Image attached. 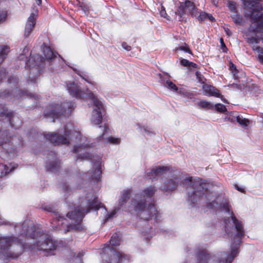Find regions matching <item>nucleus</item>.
<instances>
[{
    "label": "nucleus",
    "instance_id": "5701e85b",
    "mask_svg": "<svg viewBox=\"0 0 263 263\" xmlns=\"http://www.w3.org/2000/svg\"><path fill=\"white\" fill-rule=\"evenodd\" d=\"M129 260V255L116 251V263H128Z\"/></svg>",
    "mask_w": 263,
    "mask_h": 263
},
{
    "label": "nucleus",
    "instance_id": "de8ad7c7",
    "mask_svg": "<svg viewBox=\"0 0 263 263\" xmlns=\"http://www.w3.org/2000/svg\"><path fill=\"white\" fill-rule=\"evenodd\" d=\"M115 214V210H113L110 214H108L105 219V221H107L109 218L112 217Z\"/></svg>",
    "mask_w": 263,
    "mask_h": 263
},
{
    "label": "nucleus",
    "instance_id": "ea45409f",
    "mask_svg": "<svg viewBox=\"0 0 263 263\" xmlns=\"http://www.w3.org/2000/svg\"><path fill=\"white\" fill-rule=\"evenodd\" d=\"M181 94L183 95L184 96L189 99H193L194 98V95L190 92H187L182 89V93Z\"/></svg>",
    "mask_w": 263,
    "mask_h": 263
},
{
    "label": "nucleus",
    "instance_id": "a878e982",
    "mask_svg": "<svg viewBox=\"0 0 263 263\" xmlns=\"http://www.w3.org/2000/svg\"><path fill=\"white\" fill-rule=\"evenodd\" d=\"M14 169V167L13 166H12L11 168H10L7 165L0 163V177L5 176Z\"/></svg>",
    "mask_w": 263,
    "mask_h": 263
},
{
    "label": "nucleus",
    "instance_id": "412c9836",
    "mask_svg": "<svg viewBox=\"0 0 263 263\" xmlns=\"http://www.w3.org/2000/svg\"><path fill=\"white\" fill-rule=\"evenodd\" d=\"M95 166V170L94 171L93 174L91 175V180L94 182H98L101 180L102 176V169L100 161H99L98 163L96 164V165L94 164L93 166Z\"/></svg>",
    "mask_w": 263,
    "mask_h": 263
},
{
    "label": "nucleus",
    "instance_id": "864d4df0",
    "mask_svg": "<svg viewBox=\"0 0 263 263\" xmlns=\"http://www.w3.org/2000/svg\"><path fill=\"white\" fill-rule=\"evenodd\" d=\"M227 224V226H226V232L229 234V235H230V233H231V231L229 230V224Z\"/></svg>",
    "mask_w": 263,
    "mask_h": 263
},
{
    "label": "nucleus",
    "instance_id": "052dcab7",
    "mask_svg": "<svg viewBox=\"0 0 263 263\" xmlns=\"http://www.w3.org/2000/svg\"><path fill=\"white\" fill-rule=\"evenodd\" d=\"M83 79H84L86 81L88 82L87 78H88V76L84 75V76H80Z\"/></svg>",
    "mask_w": 263,
    "mask_h": 263
},
{
    "label": "nucleus",
    "instance_id": "09e8293b",
    "mask_svg": "<svg viewBox=\"0 0 263 263\" xmlns=\"http://www.w3.org/2000/svg\"><path fill=\"white\" fill-rule=\"evenodd\" d=\"M230 69L233 73V74L235 75V73H234V71L233 70L236 71V66L232 63H231L230 64Z\"/></svg>",
    "mask_w": 263,
    "mask_h": 263
},
{
    "label": "nucleus",
    "instance_id": "37998d69",
    "mask_svg": "<svg viewBox=\"0 0 263 263\" xmlns=\"http://www.w3.org/2000/svg\"><path fill=\"white\" fill-rule=\"evenodd\" d=\"M42 209L44 211H47L48 212H53V208L50 205H47L43 206L42 205Z\"/></svg>",
    "mask_w": 263,
    "mask_h": 263
},
{
    "label": "nucleus",
    "instance_id": "3c124183",
    "mask_svg": "<svg viewBox=\"0 0 263 263\" xmlns=\"http://www.w3.org/2000/svg\"><path fill=\"white\" fill-rule=\"evenodd\" d=\"M63 192H65V193H68L69 192V189L67 186L66 185L63 186Z\"/></svg>",
    "mask_w": 263,
    "mask_h": 263
},
{
    "label": "nucleus",
    "instance_id": "aec40b11",
    "mask_svg": "<svg viewBox=\"0 0 263 263\" xmlns=\"http://www.w3.org/2000/svg\"><path fill=\"white\" fill-rule=\"evenodd\" d=\"M66 219L63 217L59 216L53 218L50 221V226L53 230H59L61 229L62 225L63 224V221Z\"/></svg>",
    "mask_w": 263,
    "mask_h": 263
},
{
    "label": "nucleus",
    "instance_id": "6e6d98bb",
    "mask_svg": "<svg viewBox=\"0 0 263 263\" xmlns=\"http://www.w3.org/2000/svg\"><path fill=\"white\" fill-rule=\"evenodd\" d=\"M108 141L112 143H115V138L110 137Z\"/></svg>",
    "mask_w": 263,
    "mask_h": 263
},
{
    "label": "nucleus",
    "instance_id": "bf43d9fd",
    "mask_svg": "<svg viewBox=\"0 0 263 263\" xmlns=\"http://www.w3.org/2000/svg\"><path fill=\"white\" fill-rule=\"evenodd\" d=\"M196 76H197V78L199 79V81L200 82L203 83V82H202V80H201V79H200V77H199V75H200V74H199V73L198 72H196Z\"/></svg>",
    "mask_w": 263,
    "mask_h": 263
},
{
    "label": "nucleus",
    "instance_id": "7ed1b4c3",
    "mask_svg": "<svg viewBox=\"0 0 263 263\" xmlns=\"http://www.w3.org/2000/svg\"><path fill=\"white\" fill-rule=\"evenodd\" d=\"M41 49L44 55L42 57L39 54H30L29 59L26 63L27 69L29 70L28 81L35 82L39 75L43 72L45 68L46 62L53 65L57 61L64 60L57 52H53L51 48L45 43L41 46Z\"/></svg>",
    "mask_w": 263,
    "mask_h": 263
},
{
    "label": "nucleus",
    "instance_id": "39448f33",
    "mask_svg": "<svg viewBox=\"0 0 263 263\" xmlns=\"http://www.w3.org/2000/svg\"><path fill=\"white\" fill-rule=\"evenodd\" d=\"M101 202H98L95 199L89 202L86 209H83L80 206L74 208L73 211L69 212L66 214V216L72 222L67 226L65 232L84 231V226L82 221L86 213L90 212L91 210H98L101 208Z\"/></svg>",
    "mask_w": 263,
    "mask_h": 263
},
{
    "label": "nucleus",
    "instance_id": "8fccbe9b",
    "mask_svg": "<svg viewBox=\"0 0 263 263\" xmlns=\"http://www.w3.org/2000/svg\"><path fill=\"white\" fill-rule=\"evenodd\" d=\"M82 148V146H74L73 148L74 152L75 153H79L80 150V149Z\"/></svg>",
    "mask_w": 263,
    "mask_h": 263
},
{
    "label": "nucleus",
    "instance_id": "c756f323",
    "mask_svg": "<svg viewBox=\"0 0 263 263\" xmlns=\"http://www.w3.org/2000/svg\"><path fill=\"white\" fill-rule=\"evenodd\" d=\"M130 192L129 191H125L122 193L121 198L120 200L119 203L121 205H123L124 203H127V200L129 199V195Z\"/></svg>",
    "mask_w": 263,
    "mask_h": 263
},
{
    "label": "nucleus",
    "instance_id": "c03bdc74",
    "mask_svg": "<svg viewBox=\"0 0 263 263\" xmlns=\"http://www.w3.org/2000/svg\"><path fill=\"white\" fill-rule=\"evenodd\" d=\"M190 61L187 60L181 59L180 60V63L183 66L188 67L189 64H190Z\"/></svg>",
    "mask_w": 263,
    "mask_h": 263
},
{
    "label": "nucleus",
    "instance_id": "6e6552de",
    "mask_svg": "<svg viewBox=\"0 0 263 263\" xmlns=\"http://www.w3.org/2000/svg\"><path fill=\"white\" fill-rule=\"evenodd\" d=\"M74 109V103L72 102H65L60 104L53 103L48 105L44 111L45 118L53 119H59L62 116H69Z\"/></svg>",
    "mask_w": 263,
    "mask_h": 263
},
{
    "label": "nucleus",
    "instance_id": "b1692460",
    "mask_svg": "<svg viewBox=\"0 0 263 263\" xmlns=\"http://www.w3.org/2000/svg\"><path fill=\"white\" fill-rule=\"evenodd\" d=\"M9 47L7 45H0V64L2 63L6 58L8 53L9 52Z\"/></svg>",
    "mask_w": 263,
    "mask_h": 263
},
{
    "label": "nucleus",
    "instance_id": "79ce46f5",
    "mask_svg": "<svg viewBox=\"0 0 263 263\" xmlns=\"http://www.w3.org/2000/svg\"><path fill=\"white\" fill-rule=\"evenodd\" d=\"M207 16H209V14L205 12H202L198 17V19L200 21H202L205 19L207 18Z\"/></svg>",
    "mask_w": 263,
    "mask_h": 263
},
{
    "label": "nucleus",
    "instance_id": "69168bd1",
    "mask_svg": "<svg viewBox=\"0 0 263 263\" xmlns=\"http://www.w3.org/2000/svg\"><path fill=\"white\" fill-rule=\"evenodd\" d=\"M83 254H82V253H79V255H78V257H81V256H83Z\"/></svg>",
    "mask_w": 263,
    "mask_h": 263
},
{
    "label": "nucleus",
    "instance_id": "5fc2aeb1",
    "mask_svg": "<svg viewBox=\"0 0 263 263\" xmlns=\"http://www.w3.org/2000/svg\"><path fill=\"white\" fill-rule=\"evenodd\" d=\"M160 14L162 16L165 17V15L166 14L165 11L164 9L160 11Z\"/></svg>",
    "mask_w": 263,
    "mask_h": 263
},
{
    "label": "nucleus",
    "instance_id": "393cba45",
    "mask_svg": "<svg viewBox=\"0 0 263 263\" xmlns=\"http://www.w3.org/2000/svg\"><path fill=\"white\" fill-rule=\"evenodd\" d=\"M164 85L165 87L173 91H175L178 93H182V89H179L174 83H173L169 80L166 81Z\"/></svg>",
    "mask_w": 263,
    "mask_h": 263
},
{
    "label": "nucleus",
    "instance_id": "f257e3e1",
    "mask_svg": "<svg viewBox=\"0 0 263 263\" xmlns=\"http://www.w3.org/2000/svg\"><path fill=\"white\" fill-rule=\"evenodd\" d=\"M27 237L24 241L14 236L0 237V253L7 259H16L24 251L35 250L53 255L57 247L51 236L36 228L32 223L29 226L26 221L22 225Z\"/></svg>",
    "mask_w": 263,
    "mask_h": 263
},
{
    "label": "nucleus",
    "instance_id": "2eb2a0df",
    "mask_svg": "<svg viewBox=\"0 0 263 263\" xmlns=\"http://www.w3.org/2000/svg\"><path fill=\"white\" fill-rule=\"evenodd\" d=\"M67 89L71 96L78 99L82 98L84 95L80 86L74 82L67 84Z\"/></svg>",
    "mask_w": 263,
    "mask_h": 263
},
{
    "label": "nucleus",
    "instance_id": "4d7b16f0",
    "mask_svg": "<svg viewBox=\"0 0 263 263\" xmlns=\"http://www.w3.org/2000/svg\"><path fill=\"white\" fill-rule=\"evenodd\" d=\"M207 18H208L211 21H213L214 20V18L212 16V15L209 14V16H207Z\"/></svg>",
    "mask_w": 263,
    "mask_h": 263
},
{
    "label": "nucleus",
    "instance_id": "a211bd4d",
    "mask_svg": "<svg viewBox=\"0 0 263 263\" xmlns=\"http://www.w3.org/2000/svg\"><path fill=\"white\" fill-rule=\"evenodd\" d=\"M202 89L205 95L220 98L223 102L228 103L227 101L219 93L218 90L214 87L210 85L204 84Z\"/></svg>",
    "mask_w": 263,
    "mask_h": 263
},
{
    "label": "nucleus",
    "instance_id": "423d86ee",
    "mask_svg": "<svg viewBox=\"0 0 263 263\" xmlns=\"http://www.w3.org/2000/svg\"><path fill=\"white\" fill-rule=\"evenodd\" d=\"M184 183L191 186L193 191L189 192L188 202L192 207L198 204V199L207 198L210 194L208 193V185L203 182L199 178L193 179L192 177L184 180Z\"/></svg>",
    "mask_w": 263,
    "mask_h": 263
},
{
    "label": "nucleus",
    "instance_id": "72a5a7b5",
    "mask_svg": "<svg viewBox=\"0 0 263 263\" xmlns=\"http://www.w3.org/2000/svg\"><path fill=\"white\" fill-rule=\"evenodd\" d=\"M7 11L4 10H0V23L5 21L7 18Z\"/></svg>",
    "mask_w": 263,
    "mask_h": 263
},
{
    "label": "nucleus",
    "instance_id": "4468645a",
    "mask_svg": "<svg viewBox=\"0 0 263 263\" xmlns=\"http://www.w3.org/2000/svg\"><path fill=\"white\" fill-rule=\"evenodd\" d=\"M11 137H8V132L7 129H4L2 126L0 127V146L4 149V152H11Z\"/></svg>",
    "mask_w": 263,
    "mask_h": 263
},
{
    "label": "nucleus",
    "instance_id": "680f3d73",
    "mask_svg": "<svg viewBox=\"0 0 263 263\" xmlns=\"http://www.w3.org/2000/svg\"><path fill=\"white\" fill-rule=\"evenodd\" d=\"M36 4L37 5L40 6L42 4V0H36Z\"/></svg>",
    "mask_w": 263,
    "mask_h": 263
},
{
    "label": "nucleus",
    "instance_id": "13d9d810",
    "mask_svg": "<svg viewBox=\"0 0 263 263\" xmlns=\"http://www.w3.org/2000/svg\"><path fill=\"white\" fill-rule=\"evenodd\" d=\"M225 32L227 33V34L229 36H230L231 35V32L228 28L225 29Z\"/></svg>",
    "mask_w": 263,
    "mask_h": 263
},
{
    "label": "nucleus",
    "instance_id": "e2e57ef3",
    "mask_svg": "<svg viewBox=\"0 0 263 263\" xmlns=\"http://www.w3.org/2000/svg\"><path fill=\"white\" fill-rule=\"evenodd\" d=\"M144 130L145 132L147 134V135H151V134L152 133V132H151L150 131L146 129H145Z\"/></svg>",
    "mask_w": 263,
    "mask_h": 263
},
{
    "label": "nucleus",
    "instance_id": "2f4dec72",
    "mask_svg": "<svg viewBox=\"0 0 263 263\" xmlns=\"http://www.w3.org/2000/svg\"><path fill=\"white\" fill-rule=\"evenodd\" d=\"M227 5L231 12L236 13V3L235 2L228 0L227 2Z\"/></svg>",
    "mask_w": 263,
    "mask_h": 263
},
{
    "label": "nucleus",
    "instance_id": "0eeeda50",
    "mask_svg": "<svg viewBox=\"0 0 263 263\" xmlns=\"http://www.w3.org/2000/svg\"><path fill=\"white\" fill-rule=\"evenodd\" d=\"M8 82L11 85V90L6 89L0 92V98L2 99L10 98V99H18L30 98L34 100L38 99V96L29 92L28 90L18 88V79L14 76L10 77Z\"/></svg>",
    "mask_w": 263,
    "mask_h": 263
},
{
    "label": "nucleus",
    "instance_id": "58836bf2",
    "mask_svg": "<svg viewBox=\"0 0 263 263\" xmlns=\"http://www.w3.org/2000/svg\"><path fill=\"white\" fill-rule=\"evenodd\" d=\"M7 72L5 69H0V83L6 77Z\"/></svg>",
    "mask_w": 263,
    "mask_h": 263
},
{
    "label": "nucleus",
    "instance_id": "f3484780",
    "mask_svg": "<svg viewBox=\"0 0 263 263\" xmlns=\"http://www.w3.org/2000/svg\"><path fill=\"white\" fill-rule=\"evenodd\" d=\"M52 159L51 162L46 163V168L48 171H57L60 166V161L57 158L56 154L53 151H51L49 154Z\"/></svg>",
    "mask_w": 263,
    "mask_h": 263
},
{
    "label": "nucleus",
    "instance_id": "cd10ccee",
    "mask_svg": "<svg viewBox=\"0 0 263 263\" xmlns=\"http://www.w3.org/2000/svg\"><path fill=\"white\" fill-rule=\"evenodd\" d=\"M208 193H209L210 194V195L208 196L207 198L204 197L202 199H201V198L197 199L198 200V204L200 203H203L204 202H206L208 206H209V207H213V203H212L211 202H210L211 200H212V201H214V200H213V196L209 191H208Z\"/></svg>",
    "mask_w": 263,
    "mask_h": 263
},
{
    "label": "nucleus",
    "instance_id": "4c0bfd02",
    "mask_svg": "<svg viewBox=\"0 0 263 263\" xmlns=\"http://www.w3.org/2000/svg\"><path fill=\"white\" fill-rule=\"evenodd\" d=\"M91 156L89 155V153H85V154H83V155H80L79 156H78V157L77 158V160H79V159H82V160H84V159H86V160H91Z\"/></svg>",
    "mask_w": 263,
    "mask_h": 263
},
{
    "label": "nucleus",
    "instance_id": "c9c22d12",
    "mask_svg": "<svg viewBox=\"0 0 263 263\" xmlns=\"http://www.w3.org/2000/svg\"><path fill=\"white\" fill-rule=\"evenodd\" d=\"M216 109L219 112H224L226 111L227 109L224 105L221 104H217L215 105Z\"/></svg>",
    "mask_w": 263,
    "mask_h": 263
},
{
    "label": "nucleus",
    "instance_id": "f704fd0d",
    "mask_svg": "<svg viewBox=\"0 0 263 263\" xmlns=\"http://www.w3.org/2000/svg\"><path fill=\"white\" fill-rule=\"evenodd\" d=\"M232 17L235 23L239 24L242 23V18L241 16L234 13L232 15Z\"/></svg>",
    "mask_w": 263,
    "mask_h": 263
},
{
    "label": "nucleus",
    "instance_id": "bb28decb",
    "mask_svg": "<svg viewBox=\"0 0 263 263\" xmlns=\"http://www.w3.org/2000/svg\"><path fill=\"white\" fill-rule=\"evenodd\" d=\"M197 104L200 108L205 109H210L214 107V105L212 103L204 100L198 101Z\"/></svg>",
    "mask_w": 263,
    "mask_h": 263
},
{
    "label": "nucleus",
    "instance_id": "dca6fc26",
    "mask_svg": "<svg viewBox=\"0 0 263 263\" xmlns=\"http://www.w3.org/2000/svg\"><path fill=\"white\" fill-rule=\"evenodd\" d=\"M37 15L32 13L28 18L27 22L25 26L24 36L28 37L34 28Z\"/></svg>",
    "mask_w": 263,
    "mask_h": 263
},
{
    "label": "nucleus",
    "instance_id": "f8f14e48",
    "mask_svg": "<svg viewBox=\"0 0 263 263\" xmlns=\"http://www.w3.org/2000/svg\"><path fill=\"white\" fill-rule=\"evenodd\" d=\"M100 254L104 260L110 262V258L115 256V236L112 235L108 242L104 245Z\"/></svg>",
    "mask_w": 263,
    "mask_h": 263
},
{
    "label": "nucleus",
    "instance_id": "20e7f679",
    "mask_svg": "<svg viewBox=\"0 0 263 263\" xmlns=\"http://www.w3.org/2000/svg\"><path fill=\"white\" fill-rule=\"evenodd\" d=\"M156 192L155 186H150L145 189L140 194L135 195L134 198L128 204V211L130 212L135 211L136 212H142V214H144L145 213H148L147 216L143 217L144 219L147 220L151 215H155L157 213V210L153 203H149L146 210V202H147L146 199L151 200V197L153 196Z\"/></svg>",
    "mask_w": 263,
    "mask_h": 263
},
{
    "label": "nucleus",
    "instance_id": "f03ea898",
    "mask_svg": "<svg viewBox=\"0 0 263 263\" xmlns=\"http://www.w3.org/2000/svg\"><path fill=\"white\" fill-rule=\"evenodd\" d=\"M231 220L234 226L236 234L233 238L230 251L220 252L217 254V259H213L206 250H201L198 254L197 259L200 263H232L234 258L238 254V246L241 243V237L244 235V230L241 222L238 221L232 213Z\"/></svg>",
    "mask_w": 263,
    "mask_h": 263
},
{
    "label": "nucleus",
    "instance_id": "a18cd8bd",
    "mask_svg": "<svg viewBox=\"0 0 263 263\" xmlns=\"http://www.w3.org/2000/svg\"><path fill=\"white\" fill-rule=\"evenodd\" d=\"M122 47L126 51H130L132 49V47L128 45L127 43L125 42H123L122 44Z\"/></svg>",
    "mask_w": 263,
    "mask_h": 263
},
{
    "label": "nucleus",
    "instance_id": "9d476101",
    "mask_svg": "<svg viewBox=\"0 0 263 263\" xmlns=\"http://www.w3.org/2000/svg\"><path fill=\"white\" fill-rule=\"evenodd\" d=\"M72 133L71 130H65L64 135L53 133L46 134L45 137L54 145L65 144L68 145L69 143V138Z\"/></svg>",
    "mask_w": 263,
    "mask_h": 263
},
{
    "label": "nucleus",
    "instance_id": "338daca9",
    "mask_svg": "<svg viewBox=\"0 0 263 263\" xmlns=\"http://www.w3.org/2000/svg\"><path fill=\"white\" fill-rule=\"evenodd\" d=\"M116 144H117L118 143V139L117 138H116Z\"/></svg>",
    "mask_w": 263,
    "mask_h": 263
},
{
    "label": "nucleus",
    "instance_id": "ddd939ff",
    "mask_svg": "<svg viewBox=\"0 0 263 263\" xmlns=\"http://www.w3.org/2000/svg\"><path fill=\"white\" fill-rule=\"evenodd\" d=\"M93 105L95 108L92 115L91 122L95 125H99L102 121V115L104 110L103 104L98 99L95 98L93 100Z\"/></svg>",
    "mask_w": 263,
    "mask_h": 263
},
{
    "label": "nucleus",
    "instance_id": "a19ab883",
    "mask_svg": "<svg viewBox=\"0 0 263 263\" xmlns=\"http://www.w3.org/2000/svg\"><path fill=\"white\" fill-rule=\"evenodd\" d=\"M177 50H180L184 51L185 52L189 53H192L191 50L189 49V47L186 44L184 46H180L179 48L177 49Z\"/></svg>",
    "mask_w": 263,
    "mask_h": 263
},
{
    "label": "nucleus",
    "instance_id": "9b49d317",
    "mask_svg": "<svg viewBox=\"0 0 263 263\" xmlns=\"http://www.w3.org/2000/svg\"><path fill=\"white\" fill-rule=\"evenodd\" d=\"M190 13L193 16L197 15V9L194 4L190 1H186L185 2H179V6L175 12L176 15H178L180 17H183L185 14Z\"/></svg>",
    "mask_w": 263,
    "mask_h": 263
},
{
    "label": "nucleus",
    "instance_id": "774afa93",
    "mask_svg": "<svg viewBox=\"0 0 263 263\" xmlns=\"http://www.w3.org/2000/svg\"><path fill=\"white\" fill-rule=\"evenodd\" d=\"M227 211L228 212H229V213L230 212L229 210L228 209H227Z\"/></svg>",
    "mask_w": 263,
    "mask_h": 263
},
{
    "label": "nucleus",
    "instance_id": "e433bc0d",
    "mask_svg": "<svg viewBox=\"0 0 263 263\" xmlns=\"http://www.w3.org/2000/svg\"><path fill=\"white\" fill-rule=\"evenodd\" d=\"M99 127L102 128V130H103V133L101 136V138H104L105 134H108L109 131L108 126L106 124H105L104 126H100Z\"/></svg>",
    "mask_w": 263,
    "mask_h": 263
},
{
    "label": "nucleus",
    "instance_id": "49530a36",
    "mask_svg": "<svg viewBox=\"0 0 263 263\" xmlns=\"http://www.w3.org/2000/svg\"><path fill=\"white\" fill-rule=\"evenodd\" d=\"M220 44L221 46V49L223 52H227V48L224 43L223 40L222 39H220Z\"/></svg>",
    "mask_w": 263,
    "mask_h": 263
},
{
    "label": "nucleus",
    "instance_id": "603ef678",
    "mask_svg": "<svg viewBox=\"0 0 263 263\" xmlns=\"http://www.w3.org/2000/svg\"><path fill=\"white\" fill-rule=\"evenodd\" d=\"M196 64L193 62H190V64H189L188 67H193L195 68L196 67Z\"/></svg>",
    "mask_w": 263,
    "mask_h": 263
},
{
    "label": "nucleus",
    "instance_id": "6ab92c4d",
    "mask_svg": "<svg viewBox=\"0 0 263 263\" xmlns=\"http://www.w3.org/2000/svg\"><path fill=\"white\" fill-rule=\"evenodd\" d=\"M168 171L166 166H159L156 168H153L150 171L147 172V176L151 179H155L163 175L165 172Z\"/></svg>",
    "mask_w": 263,
    "mask_h": 263
},
{
    "label": "nucleus",
    "instance_id": "c85d7f7f",
    "mask_svg": "<svg viewBox=\"0 0 263 263\" xmlns=\"http://www.w3.org/2000/svg\"><path fill=\"white\" fill-rule=\"evenodd\" d=\"M252 49L258 52V58L259 61L263 64V48L253 45Z\"/></svg>",
    "mask_w": 263,
    "mask_h": 263
},
{
    "label": "nucleus",
    "instance_id": "1a4fd4ad",
    "mask_svg": "<svg viewBox=\"0 0 263 263\" xmlns=\"http://www.w3.org/2000/svg\"><path fill=\"white\" fill-rule=\"evenodd\" d=\"M0 117H6L11 127L15 129L19 128L21 125L20 118L15 115L13 111L9 110L5 104H0Z\"/></svg>",
    "mask_w": 263,
    "mask_h": 263
},
{
    "label": "nucleus",
    "instance_id": "473e14b6",
    "mask_svg": "<svg viewBox=\"0 0 263 263\" xmlns=\"http://www.w3.org/2000/svg\"><path fill=\"white\" fill-rule=\"evenodd\" d=\"M78 6L81 8V9L84 11L85 13H88L89 10V8L88 6L84 2H79Z\"/></svg>",
    "mask_w": 263,
    "mask_h": 263
},
{
    "label": "nucleus",
    "instance_id": "4be33fe9",
    "mask_svg": "<svg viewBox=\"0 0 263 263\" xmlns=\"http://www.w3.org/2000/svg\"><path fill=\"white\" fill-rule=\"evenodd\" d=\"M179 182L178 178H175L174 179H170L165 183L163 190L168 191L174 190Z\"/></svg>",
    "mask_w": 263,
    "mask_h": 263
},
{
    "label": "nucleus",
    "instance_id": "0e129e2a",
    "mask_svg": "<svg viewBox=\"0 0 263 263\" xmlns=\"http://www.w3.org/2000/svg\"><path fill=\"white\" fill-rule=\"evenodd\" d=\"M236 189H237V190H238V191H241V192H243V189H240V187H239L238 186H236Z\"/></svg>",
    "mask_w": 263,
    "mask_h": 263
},
{
    "label": "nucleus",
    "instance_id": "7c9ffc66",
    "mask_svg": "<svg viewBox=\"0 0 263 263\" xmlns=\"http://www.w3.org/2000/svg\"><path fill=\"white\" fill-rule=\"evenodd\" d=\"M237 122L243 126H247L250 123V121L242 117V116L238 115L236 117Z\"/></svg>",
    "mask_w": 263,
    "mask_h": 263
}]
</instances>
